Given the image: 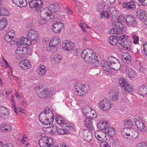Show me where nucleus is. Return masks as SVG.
<instances>
[{"instance_id": "1", "label": "nucleus", "mask_w": 147, "mask_h": 147, "mask_svg": "<svg viewBox=\"0 0 147 147\" xmlns=\"http://www.w3.org/2000/svg\"><path fill=\"white\" fill-rule=\"evenodd\" d=\"M81 57L86 61L93 64L95 66H97L99 64L98 57L91 49H86L84 50L82 52Z\"/></svg>"}, {"instance_id": "2", "label": "nucleus", "mask_w": 147, "mask_h": 147, "mask_svg": "<svg viewBox=\"0 0 147 147\" xmlns=\"http://www.w3.org/2000/svg\"><path fill=\"white\" fill-rule=\"evenodd\" d=\"M43 87L41 85L37 86L35 89L36 93L40 98H46L49 97L52 92L48 88H44L43 89Z\"/></svg>"}, {"instance_id": "3", "label": "nucleus", "mask_w": 147, "mask_h": 147, "mask_svg": "<svg viewBox=\"0 0 147 147\" xmlns=\"http://www.w3.org/2000/svg\"><path fill=\"white\" fill-rule=\"evenodd\" d=\"M38 144L40 147H53V140L50 137L43 136L39 140Z\"/></svg>"}, {"instance_id": "4", "label": "nucleus", "mask_w": 147, "mask_h": 147, "mask_svg": "<svg viewBox=\"0 0 147 147\" xmlns=\"http://www.w3.org/2000/svg\"><path fill=\"white\" fill-rule=\"evenodd\" d=\"M40 38V35L38 32L33 30H29L28 31V46L31 45L32 43L33 44L38 40Z\"/></svg>"}, {"instance_id": "5", "label": "nucleus", "mask_w": 147, "mask_h": 147, "mask_svg": "<svg viewBox=\"0 0 147 147\" xmlns=\"http://www.w3.org/2000/svg\"><path fill=\"white\" fill-rule=\"evenodd\" d=\"M29 6L32 8H34L37 11H39L44 7L43 0H29Z\"/></svg>"}, {"instance_id": "6", "label": "nucleus", "mask_w": 147, "mask_h": 147, "mask_svg": "<svg viewBox=\"0 0 147 147\" xmlns=\"http://www.w3.org/2000/svg\"><path fill=\"white\" fill-rule=\"evenodd\" d=\"M76 90V94L81 96L85 94L86 93V87L85 85L80 83H76L74 85Z\"/></svg>"}, {"instance_id": "7", "label": "nucleus", "mask_w": 147, "mask_h": 147, "mask_svg": "<svg viewBox=\"0 0 147 147\" xmlns=\"http://www.w3.org/2000/svg\"><path fill=\"white\" fill-rule=\"evenodd\" d=\"M99 104L101 109L104 111L109 110L111 108L112 105L111 102L107 98H105L101 100Z\"/></svg>"}, {"instance_id": "8", "label": "nucleus", "mask_w": 147, "mask_h": 147, "mask_svg": "<svg viewBox=\"0 0 147 147\" xmlns=\"http://www.w3.org/2000/svg\"><path fill=\"white\" fill-rule=\"evenodd\" d=\"M134 121L139 130L143 132L146 131V128L145 124L139 117H135Z\"/></svg>"}, {"instance_id": "9", "label": "nucleus", "mask_w": 147, "mask_h": 147, "mask_svg": "<svg viewBox=\"0 0 147 147\" xmlns=\"http://www.w3.org/2000/svg\"><path fill=\"white\" fill-rule=\"evenodd\" d=\"M75 47L74 43L70 40H64L62 44V49L65 51H70L73 50Z\"/></svg>"}, {"instance_id": "10", "label": "nucleus", "mask_w": 147, "mask_h": 147, "mask_svg": "<svg viewBox=\"0 0 147 147\" xmlns=\"http://www.w3.org/2000/svg\"><path fill=\"white\" fill-rule=\"evenodd\" d=\"M125 24L128 26L135 27L137 22L135 18L131 15H128L125 17Z\"/></svg>"}, {"instance_id": "11", "label": "nucleus", "mask_w": 147, "mask_h": 147, "mask_svg": "<svg viewBox=\"0 0 147 147\" xmlns=\"http://www.w3.org/2000/svg\"><path fill=\"white\" fill-rule=\"evenodd\" d=\"M40 14L42 18H45L48 20L52 19L54 17V14L50 12L48 8L42 9L40 12Z\"/></svg>"}, {"instance_id": "12", "label": "nucleus", "mask_w": 147, "mask_h": 147, "mask_svg": "<svg viewBox=\"0 0 147 147\" xmlns=\"http://www.w3.org/2000/svg\"><path fill=\"white\" fill-rule=\"evenodd\" d=\"M64 25L61 22H56L53 23L52 25V30L56 33H59L64 28Z\"/></svg>"}, {"instance_id": "13", "label": "nucleus", "mask_w": 147, "mask_h": 147, "mask_svg": "<svg viewBox=\"0 0 147 147\" xmlns=\"http://www.w3.org/2000/svg\"><path fill=\"white\" fill-rule=\"evenodd\" d=\"M39 118L40 122L42 124L45 125H51L53 122L51 121V119H49L45 116L44 113H41L39 115Z\"/></svg>"}, {"instance_id": "14", "label": "nucleus", "mask_w": 147, "mask_h": 147, "mask_svg": "<svg viewBox=\"0 0 147 147\" xmlns=\"http://www.w3.org/2000/svg\"><path fill=\"white\" fill-rule=\"evenodd\" d=\"M94 136L96 138L101 142H104L107 140L106 134L100 130L96 131L94 132Z\"/></svg>"}, {"instance_id": "15", "label": "nucleus", "mask_w": 147, "mask_h": 147, "mask_svg": "<svg viewBox=\"0 0 147 147\" xmlns=\"http://www.w3.org/2000/svg\"><path fill=\"white\" fill-rule=\"evenodd\" d=\"M81 136L87 142L90 141L92 138V133L89 130L87 129H84L82 131Z\"/></svg>"}, {"instance_id": "16", "label": "nucleus", "mask_w": 147, "mask_h": 147, "mask_svg": "<svg viewBox=\"0 0 147 147\" xmlns=\"http://www.w3.org/2000/svg\"><path fill=\"white\" fill-rule=\"evenodd\" d=\"M119 92L116 90H112L109 92L108 95L113 101L117 100L119 98Z\"/></svg>"}, {"instance_id": "17", "label": "nucleus", "mask_w": 147, "mask_h": 147, "mask_svg": "<svg viewBox=\"0 0 147 147\" xmlns=\"http://www.w3.org/2000/svg\"><path fill=\"white\" fill-rule=\"evenodd\" d=\"M137 18L142 20H144L147 16L146 12L143 9H138L136 11Z\"/></svg>"}, {"instance_id": "18", "label": "nucleus", "mask_w": 147, "mask_h": 147, "mask_svg": "<svg viewBox=\"0 0 147 147\" xmlns=\"http://www.w3.org/2000/svg\"><path fill=\"white\" fill-rule=\"evenodd\" d=\"M42 113H44L48 118L51 119V121L53 122L54 119V115L51 109L48 107H46L45 109V111Z\"/></svg>"}, {"instance_id": "19", "label": "nucleus", "mask_w": 147, "mask_h": 147, "mask_svg": "<svg viewBox=\"0 0 147 147\" xmlns=\"http://www.w3.org/2000/svg\"><path fill=\"white\" fill-rule=\"evenodd\" d=\"M62 59V55L59 54H53L51 55L50 57L51 61L55 63H59Z\"/></svg>"}, {"instance_id": "20", "label": "nucleus", "mask_w": 147, "mask_h": 147, "mask_svg": "<svg viewBox=\"0 0 147 147\" xmlns=\"http://www.w3.org/2000/svg\"><path fill=\"white\" fill-rule=\"evenodd\" d=\"M118 22H113L112 24L115 28V34H121L123 32V30L124 28L120 26L119 24H118Z\"/></svg>"}, {"instance_id": "21", "label": "nucleus", "mask_w": 147, "mask_h": 147, "mask_svg": "<svg viewBox=\"0 0 147 147\" xmlns=\"http://www.w3.org/2000/svg\"><path fill=\"white\" fill-rule=\"evenodd\" d=\"M46 72V68L44 65L41 64L38 67L36 72L40 76H44Z\"/></svg>"}, {"instance_id": "22", "label": "nucleus", "mask_w": 147, "mask_h": 147, "mask_svg": "<svg viewBox=\"0 0 147 147\" xmlns=\"http://www.w3.org/2000/svg\"><path fill=\"white\" fill-rule=\"evenodd\" d=\"M61 6L57 3L52 4L50 5L48 7L50 12L51 13L56 12L59 11L61 8Z\"/></svg>"}, {"instance_id": "23", "label": "nucleus", "mask_w": 147, "mask_h": 147, "mask_svg": "<svg viewBox=\"0 0 147 147\" xmlns=\"http://www.w3.org/2000/svg\"><path fill=\"white\" fill-rule=\"evenodd\" d=\"M60 41L59 38L58 36H55L51 39L49 43L50 45H52L56 47L60 42Z\"/></svg>"}, {"instance_id": "24", "label": "nucleus", "mask_w": 147, "mask_h": 147, "mask_svg": "<svg viewBox=\"0 0 147 147\" xmlns=\"http://www.w3.org/2000/svg\"><path fill=\"white\" fill-rule=\"evenodd\" d=\"M121 59L123 61L126 63H129L131 61V57L128 53H122Z\"/></svg>"}, {"instance_id": "25", "label": "nucleus", "mask_w": 147, "mask_h": 147, "mask_svg": "<svg viewBox=\"0 0 147 147\" xmlns=\"http://www.w3.org/2000/svg\"><path fill=\"white\" fill-rule=\"evenodd\" d=\"M138 93L143 96L146 94L147 93V86L143 85L140 86L139 88Z\"/></svg>"}, {"instance_id": "26", "label": "nucleus", "mask_w": 147, "mask_h": 147, "mask_svg": "<svg viewBox=\"0 0 147 147\" xmlns=\"http://www.w3.org/2000/svg\"><path fill=\"white\" fill-rule=\"evenodd\" d=\"M14 3H16L18 7H22L25 6L27 4L26 0H12Z\"/></svg>"}, {"instance_id": "27", "label": "nucleus", "mask_w": 147, "mask_h": 147, "mask_svg": "<svg viewBox=\"0 0 147 147\" xmlns=\"http://www.w3.org/2000/svg\"><path fill=\"white\" fill-rule=\"evenodd\" d=\"M129 134V135L128 136L130 138L134 139L137 138L139 136V134L138 132L134 131L131 129H130Z\"/></svg>"}, {"instance_id": "28", "label": "nucleus", "mask_w": 147, "mask_h": 147, "mask_svg": "<svg viewBox=\"0 0 147 147\" xmlns=\"http://www.w3.org/2000/svg\"><path fill=\"white\" fill-rule=\"evenodd\" d=\"M122 6L124 7L132 10L135 9L136 8V6L134 3L132 1L126 3H123L122 5Z\"/></svg>"}, {"instance_id": "29", "label": "nucleus", "mask_w": 147, "mask_h": 147, "mask_svg": "<svg viewBox=\"0 0 147 147\" xmlns=\"http://www.w3.org/2000/svg\"><path fill=\"white\" fill-rule=\"evenodd\" d=\"M98 128L100 129L103 130L107 129L109 126L107 122L106 121L100 122L97 125Z\"/></svg>"}, {"instance_id": "30", "label": "nucleus", "mask_w": 147, "mask_h": 147, "mask_svg": "<svg viewBox=\"0 0 147 147\" xmlns=\"http://www.w3.org/2000/svg\"><path fill=\"white\" fill-rule=\"evenodd\" d=\"M124 124L127 127V128L133 129L134 126V124L131 120L129 119H126L125 120Z\"/></svg>"}, {"instance_id": "31", "label": "nucleus", "mask_w": 147, "mask_h": 147, "mask_svg": "<svg viewBox=\"0 0 147 147\" xmlns=\"http://www.w3.org/2000/svg\"><path fill=\"white\" fill-rule=\"evenodd\" d=\"M128 36L125 34H123L120 36L118 39V43L121 45H123V44L127 42L128 39Z\"/></svg>"}, {"instance_id": "32", "label": "nucleus", "mask_w": 147, "mask_h": 147, "mask_svg": "<svg viewBox=\"0 0 147 147\" xmlns=\"http://www.w3.org/2000/svg\"><path fill=\"white\" fill-rule=\"evenodd\" d=\"M131 42L130 41H127L123 44V45H121V46L124 49L128 51H130L131 50Z\"/></svg>"}, {"instance_id": "33", "label": "nucleus", "mask_w": 147, "mask_h": 147, "mask_svg": "<svg viewBox=\"0 0 147 147\" xmlns=\"http://www.w3.org/2000/svg\"><path fill=\"white\" fill-rule=\"evenodd\" d=\"M85 116L88 118L91 119L96 117L97 116V114L96 111L92 109L91 111H90Z\"/></svg>"}, {"instance_id": "34", "label": "nucleus", "mask_w": 147, "mask_h": 147, "mask_svg": "<svg viewBox=\"0 0 147 147\" xmlns=\"http://www.w3.org/2000/svg\"><path fill=\"white\" fill-rule=\"evenodd\" d=\"M28 42V39L26 37H22L20 39H18V46L23 45L26 46L28 45L27 43Z\"/></svg>"}, {"instance_id": "35", "label": "nucleus", "mask_w": 147, "mask_h": 147, "mask_svg": "<svg viewBox=\"0 0 147 147\" xmlns=\"http://www.w3.org/2000/svg\"><path fill=\"white\" fill-rule=\"evenodd\" d=\"M7 26V20L5 18L0 20V30H3Z\"/></svg>"}, {"instance_id": "36", "label": "nucleus", "mask_w": 147, "mask_h": 147, "mask_svg": "<svg viewBox=\"0 0 147 147\" xmlns=\"http://www.w3.org/2000/svg\"><path fill=\"white\" fill-rule=\"evenodd\" d=\"M1 130H3L5 132H8L11 129V126L9 125H7L6 123H4L2 124L0 127Z\"/></svg>"}, {"instance_id": "37", "label": "nucleus", "mask_w": 147, "mask_h": 147, "mask_svg": "<svg viewBox=\"0 0 147 147\" xmlns=\"http://www.w3.org/2000/svg\"><path fill=\"white\" fill-rule=\"evenodd\" d=\"M109 42L111 45H115L117 42V37L115 36H110L109 38Z\"/></svg>"}, {"instance_id": "38", "label": "nucleus", "mask_w": 147, "mask_h": 147, "mask_svg": "<svg viewBox=\"0 0 147 147\" xmlns=\"http://www.w3.org/2000/svg\"><path fill=\"white\" fill-rule=\"evenodd\" d=\"M19 66L23 69H27L28 68V61L27 60H22L21 62L19 63Z\"/></svg>"}, {"instance_id": "39", "label": "nucleus", "mask_w": 147, "mask_h": 147, "mask_svg": "<svg viewBox=\"0 0 147 147\" xmlns=\"http://www.w3.org/2000/svg\"><path fill=\"white\" fill-rule=\"evenodd\" d=\"M119 85L121 86L123 88L125 87V86L126 85L127 86L128 84L127 80L126 79L123 78H120L119 80Z\"/></svg>"}, {"instance_id": "40", "label": "nucleus", "mask_w": 147, "mask_h": 147, "mask_svg": "<svg viewBox=\"0 0 147 147\" xmlns=\"http://www.w3.org/2000/svg\"><path fill=\"white\" fill-rule=\"evenodd\" d=\"M118 60V59L114 57L110 56L108 57L107 60V63L108 65H110V66H111L113 64H114Z\"/></svg>"}, {"instance_id": "41", "label": "nucleus", "mask_w": 147, "mask_h": 147, "mask_svg": "<svg viewBox=\"0 0 147 147\" xmlns=\"http://www.w3.org/2000/svg\"><path fill=\"white\" fill-rule=\"evenodd\" d=\"M9 11L4 7H0V16H8L9 15Z\"/></svg>"}, {"instance_id": "42", "label": "nucleus", "mask_w": 147, "mask_h": 147, "mask_svg": "<svg viewBox=\"0 0 147 147\" xmlns=\"http://www.w3.org/2000/svg\"><path fill=\"white\" fill-rule=\"evenodd\" d=\"M135 71L133 69L130 68L128 71L127 76L130 79H132L136 76Z\"/></svg>"}, {"instance_id": "43", "label": "nucleus", "mask_w": 147, "mask_h": 147, "mask_svg": "<svg viewBox=\"0 0 147 147\" xmlns=\"http://www.w3.org/2000/svg\"><path fill=\"white\" fill-rule=\"evenodd\" d=\"M92 109L89 105H86L82 109L84 115L85 116L89 112L91 111Z\"/></svg>"}, {"instance_id": "44", "label": "nucleus", "mask_w": 147, "mask_h": 147, "mask_svg": "<svg viewBox=\"0 0 147 147\" xmlns=\"http://www.w3.org/2000/svg\"><path fill=\"white\" fill-rule=\"evenodd\" d=\"M130 128H123L121 130V134L122 136V137L124 138H126V136L128 137L129 135V132Z\"/></svg>"}, {"instance_id": "45", "label": "nucleus", "mask_w": 147, "mask_h": 147, "mask_svg": "<svg viewBox=\"0 0 147 147\" xmlns=\"http://www.w3.org/2000/svg\"><path fill=\"white\" fill-rule=\"evenodd\" d=\"M105 132L109 136L112 137L115 134V129L113 127H110L106 129Z\"/></svg>"}, {"instance_id": "46", "label": "nucleus", "mask_w": 147, "mask_h": 147, "mask_svg": "<svg viewBox=\"0 0 147 147\" xmlns=\"http://www.w3.org/2000/svg\"><path fill=\"white\" fill-rule=\"evenodd\" d=\"M55 118L57 123L58 124L61 125L64 124L65 122V120L61 117L56 116Z\"/></svg>"}, {"instance_id": "47", "label": "nucleus", "mask_w": 147, "mask_h": 147, "mask_svg": "<svg viewBox=\"0 0 147 147\" xmlns=\"http://www.w3.org/2000/svg\"><path fill=\"white\" fill-rule=\"evenodd\" d=\"M121 65L120 64V62L118 59L114 64H113L111 66H110V67H111V69L115 70L119 69Z\"/></svg>"}, {"instance_id": "48", "label": "nucleus", "mask_w": 147, "mask_h": 147, "mask_svg": "<svg viewBox=\"0 0 147 147\" xmlns=\"http://www.w3.org/2000/svg\"><path fill=\"white\" fill-rule=\"evenodd\" d=\"M132 88L129 85L128 83L127 86H125L123 88H122V92L123 94H125V92H131L132 90Z\"/></svg>"}, {"instance_id": "49", "label": "nucleus", "mask_w": 147, "mask_h": 147, "mask_svg": "<svg viewBox=\"0 0 147 147\" xmlns=\"http://www.w3.org/2000/svg\"><path fill=\"white\" fill-rule=\"evenodd\" d=\"M84 126L87 128H92L93 127L92 122L90 120L86 119L84 121Z\"/></svg>"}, {"instance_id": "50", "label": "nucleus", "mask_w": 147, "mask_h": 147, "mask_svg": "<svg viewBox=\"0 0 147 147\" xmlns=\"http://www.w3.org/2000/svg\"><path fill=\"white\" fill-rule=\"evenodd\" d=\"M57 133L59 134L67 135L69 133V131L63 128H60L57 129Z\"/></svg>"}, {"instance_id": "51", "label": "nucleus", "mask_w": 147, "mask_h": 147, "mask_svg": "<svg viewBox=\"0 0 147 147\" xmlns=\"http://www.w3.org/2000/svg\"><path fill=\"white\" fill-rule=\"evenodd\" d=\"M9 112V110L7 108L2 107L0 109V113L1 115L6 116L7 114H8Z\"/></svg>"}, {"instance_id": "52", "label": "nucleus", "mask_w": 147, "mask_h": 147, "mask_svg": "<svg viewBox=\"0 0 147 147\" xmlns=\"http://www.w3.org/2000/svg\"><path fill=\"white\" fill-rule=\"evenodd\" d=\"M125 20H125L124 17L123 15H120L118 17L117 20V21L116 22H118V24L121 25V26H122L121 22H123Z\"/></svg>"}, {"instance_id": "53", "label": "nucleus", "mask_w": 147, "mask_h": 147, "mask_svg": "<svg viewBox=\"0 0 147 147\" xmlns=\"http://www.w3.org/2000/svg\"><path fill=\"white\" fill-rule=\"evenodd\" d=\"M131 36L133 43L135 44H137L139 41L138 37L134 34H132Z\"/></svg>"}, {"instance_id": "54", "label": "nucleus", "mask_w": 147, "mask_h": 147, "mask_svg": "<svg viewBox=\"0 0 147 147\" xmlns=\"http://www.w3.org/2000/svg\"><path fill=\"white\" fill-rule=\"evenodd\" d=\"M102 68L105 71L107 72L109 71L110 69H111V67H110V65H108L107 63V61L102 65Z\"/></svg>"}, {"instance_id": "55", "label": "nucleus", "mask_w": 147, "mask_h": 147, "mask_svg": "<svg viewBox=\"0 0 147 147\" xmlns=\"http://www.w3.org/2000/svg\"><path fill=\"white\" fill-rule=\"evenodd\" d=\"M104 141V142H101L100 143V147H111L110 145L107 142Z\"/></svg>"}, {"instance_id": "56", "label": "nucleus", "mask_w": 147, "mask_h": 147, "mask_svg": "<svg viewBox=\"0 0 147 147\" xmlns=\"http://www.w3.org/2000/svg\"><path fill=\"white\" fill-rule=\"evenodd\" d=\"M100 16L103 18H108L109 16V14L107 11H103L101 13Z\"/></svg>"}, {"instance_id": "57", "label": "nucleus", "mask_w": 147, "mask_h": 147, "mask_svg": "<svg viewBox=\"0 0 147 147\" xmlns=\"http://www.w3.org/2000/svg\"><path fill=\"white\" fill-rule=\"evenodd\" d=\"M26 137H24V138L21 139V142L23 145L25 147H27L28 146V142L26 140H27V137L26 136H25Z\"/></svg>"}, {"instance_id": "58", "label": "nucleus", "mask_w": 147, "mask_h": 147, "mask_svg": "<svg viewBox=\"0 0 147 147\" xmlns=\"http://www.w3.org/2000/svg\"><path fill=\"white\" fill-rule=\"evenodd\" d=\"M9 30L7 31V32L6 35L9 36L10 38H13L15 34L14 31L13 30H11L9 31Z\"/></svg>"}, {"instance_id": "59", "label": "nucleus", "mask_w": 147, "mask_h": 147, "mask_svg": "<svg viewBox=\"0 0 147 147\" xmlns=\"http://www.w3.org/2000/svg\"><path fill=\"white\" fill-rule=\"evenodd\" d=\"M56 47L54 46H52V45H50V43H49V45L46 47V50L47 51L49 52H50L51 51H53L54 49H56Z\"/></svg>"}, {"instance_id": "60", "label": "nucleus", "mask_w": 147, "mask_h": 147, "mask_svg": "<svg viewBox=\"0 0 147 147\" xmlns=\"http://www.w3.org/2000/svg\"><path fill=\"white\" fill-rule=\"evenodd\" d=\"M80 26L82 30L84 32H86L85 29L86 28H89V27L84 24H80Z\"/></svg>"}, {"instance_id": "61", "label": "nucleus", "mask_w": 147, "mask_h": 147, "mask_svg": "<svg viewBox=\"0 0 147 147\" xmlns=\"http://www.w3.org/2000/svg\"><path fill=\"white\" fill-rule=\"evenodd\" d=\"M108 10L112 14H114L115 13L116 9L114 7H110L109 8Z\"/></svg>"}, {"instance_id": "62", "label": "nucleus", "mask_w": 147, "mask_h": 147, "mask_svg": "<svg viewBox=\"0 0 147 147\" xmlns=\"http://www.w3.org/2000/svg\"><path fill=\"white\" fill-rule=\"evenodd\" d=\"M16 54L19 55L23 54L21 47H18L16 51Z\"/></svg>"}, {"instance_id": "63", "label": "nucleus", "mask_w": 147, "mask_h": 147, "mask_svg": "<svg viewBox=\"0 0 147 147\" xmlns=\"http://www.w3.org/2000/svg\"><path fill=\"white\" fill-rule=\"evenodd\" d=\"M42 18V19L39 20L38 22V24L40 25H43L46 23L47 22V20H48L45 18Z\"/></svg>"}, {"instance_id": "64", "label": "nucleus", "mask_w": 147, "mask_h": 147, "mask_svg": "<svg viewBox=\"0 0 147 147\" xmlns=\"http://www.w3.org/2000/svg\"><path fill=\"white\" fill-rule=\"evenodd\" d=\"M143 51L145 54L147 55V43H146L143 45Z\"/></svg>"}]
</instances>
